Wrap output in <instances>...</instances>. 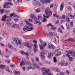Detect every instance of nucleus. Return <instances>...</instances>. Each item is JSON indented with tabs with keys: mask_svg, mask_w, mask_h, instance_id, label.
I'll return each mask as SVG.
<instances>
[{
	"mask_svg": "<svg viewBox=\"0 0 75 75\" xmlns=\"http://www.w3.org/2000/svg\"><path fill=\"white\" fill-rule=\"evenodd\" d=\"M45 14L47 15V16H45V15H43V17L45 18H48L50 16H52V12L50 10L49 8H47L45 10Z\"/></svg>",
	"mask_w": 75,
	"mask_h": 75,
	"instance_id": "obj_1",
	"label": "nucleus"
},
{
	"mask_svg": "<svg viewBox=\"0 0 75 75\" xmlns=\"http://www.w3.org/2000/svg\"><path fill=\"white\" fill-rule=\"evenodd\" d=\"M30 16L31 18L35 20L34 21V24H37L40 22V20L38 19H37L36 16L34 15L31 14L30 15Z\"/></svg>",
	"mask_w": 75,
	"mask_h": 75,
	"instance_id": "obj_2",
	"label": "nucleus"
},
{
	"mask_svg": "<svg viewBox=\"0 0 75 75\" xmlns=\"http://www.w3.org/2000/svg\"><path fill=\"white\" fill-rule=\"evenodd\" d=\"M13 3H11L6 2L4 4L3 7L5 8H11V5H13Z\"/></svg>",
	"mask_w": 75,
	"mask_h": 75,
	"instance_id": "obj_3",
	"label": "nucleus"
},
{
	"mask_svg": "<svg viewBox=\"0 0 75 75\" xmlns=\"http://www.w3.org/2000/svg\"><path fill=\"white\" fill-rule=\"evenodd\" d=\"M12 39L13 41H15V42L16 45H21V40H19L18 39V38L13 37L12 38Z\"/></svg>",
	"mask_w": 75,
	"mask_h": 75,
	"instance_id": "obj_4",
	"label": "nucleus"
},
{
	"mask_svg": "<svg viewBox=\"0 0 75 75\" xmlns=\"http://www.w3.org/2000/svg\"><path fill=\"white\" fill-rule=\"evenodd\" d=\"M12 39L13 41H15V42L16 45H21V40H19L18 39V38L13 37L12 38Z\"/></svg>",
	"mask_w": 75,
	"mask_h": 75,
	"instance_id": "obj_5",
	"label": "nucleus"
},
{
	"mask_svg": "<svg viewBox=\"0 0 75 75\" xmlns=\"http://www.w3.org/2000/svg\"><path fill=\"white\" fill-rule=\"evenodd\" d=\"M23 45L24 46L27 47L28 48H30V50L32 49V44L31 43L26 42H23Z\"/></svg>",
	"mask_w": 75,
	"mask_h": 75,
	"instance_id": "obj_6",
	"label": "nucleus"
},
{
	"mask_svg": "<svg viewBox=\"0 0 75 75\" xmlns=\"http://www.w3.org/2000/svg\"><path fill=\"white\" fill-rule=\"evenodd\" d=\"M39 45L40 49L42 50H44V47L47 46V43L45 42H42L41 43V44H39Z\"/></svg>",
	"mask_w": 75,
	"mask_h": 75,
	"instance_id": "obj_7",
	"label": "nucleus"
},
{
	"mask_svg": "<svg viewBox=\"0 0 75 75\" xmlns=\"http://www.w3.org/2000/svg\"><path fill=\"white\" fill-rule=\"evenodd\" d=\"M68 64V62H65L64 60H62L59 63V65L61 66H67Z\"/></svg>",
	"mask_w": 75,
	"mask_h": 75,
	"instance_id": "obj_8",
	"label": "nucleus"
},
{
	"mask_svg": "<svg viewBox=\"0 0 75 75\" xmlns=\"http://www.w3.org/2000/svg\"><path fill=\"white\" fill-rule=\"evenodd\" d=\"M34 28L33 27H31L29 28L28 26H25L23 29V30L24 31H25V30H28V31H31L32 30H33Z\"/></svg>",
	"mask_w": 75,
	"mask_h": 75,
	"instance_id": "obj_9",
	"label": "nucleus"
},
{
	"mask_svg": "<svg viewBox=\"0 0 75 75\" xmlns=\"http://www.w3.org/2000/svg\"><path fill=\"white\" fill-rule=\"evenodd\" d=\"M41 3L42 4H46L51 2V0H40Z\"/></svg>",
	"mask_w": 75,
	"mask_h": 75,
	"instance_id": "obj_10",
	"label": "nucleus"
},
{
	"mask_svg": "<svg viewBox=\"0 0 75 75\" xmlns=\"http://www.w3.org/2000/svg\"><path fill=\"white\" fill-rule=\"evenodd\" d=\"M33 47L34 48H33V51L34 52V53L35 54L36 52L37 51V48H38V46L37 44H34L33 45Z\"/></svg>",
	"mask_w": 75,
	"mask_h": 75,
	"instance_id": "obj_11",
	"label": "nucleus"
},
{
	"mask_svg": "<svg viewBox=\"0 0 75 75\" xmlns=\"http://www.w3.org/2000/svg\"><path fill=\"white\" fill-rule=\"evenodd\" d=\"M53 16L54 17H56L57 18L59 19L61 17V16L59 15H58L57 13H54L53 14Z\"/></svg>",
	"mask_w": 75,
	"mask_h": 75,
	"instance_id": "obj_12",
	"label": "nucleus"
},
{
	"mask_svg": "<svg viewBox=\"0 0 75 75\" xmlns=\"http://www.w3.org/2000/svg\"><path fill=\"white\" fill-rule=\"evenodd\" d=\"M74 51L73 50H70L69 51V53L70 54H73V56L75 57V51L74 52Z\"/></svg>",
	"mask_w": 75,
	"mask_h": 75,
	"instance_id": "obj_13",
	"label": "nucleus"
},
{
	"mask_svg": "<svg viewBox=\"0 0 75 75\" xmlns=\"http://www.w3.org/2000/svg\"><path fill=\"white\" fill-rule=\"evenodd\" d=\"M40 57H42V59H44V58H45V55H44V52H41L40 54Z\"/></svg>",
	"mask_w": 75,
	"mask_h": 75,
	"instance_id": "obj_14",
	"label": "nucleus"
},
{
	"mask_svg": "<svg viewBox=\"0 0 75 75\" xmlns=\"http://www.w3.org/2000/svg\"><path fill=\"white\" fill-rule=\"evenodd\" d=\"M54 54V53L51 52H50L48 54V58H52V56Z\"/></svg>",
	"mask_w": 75,
	"mask_h": 75,
	"instance_id": "obj_15",
	"label": "nucleus"
},
{
	"mask_svg": "<svg viewBox=\"0 0 75 75\" xmlns=\"http://www.w3.org/2000/svg\"><path fill=\"white\" fill-rule=\"evenodd\" d=\"M24 21L25 22L26 24H28V25H29V26H30L31 27L33 26V25H32V24H31V23H30L29 22H28V21L27 20V19H25Z\"/></svg>",
	"mask_w": 75,
	"mask_h": 75,
	"instance_id": "obj_16",
	"label": "nucleus"
},
{
	"mask_svg": "<svg viewBox=\"0 0 75 75\" xmlns=\"http://www.w3.org/2000/svg\"><path fill=\"white\" fill-rule=\"evenodd\" d=\"M64 3L62 2V3L60 5V10L61 11H62L63 9L64 8Z\"/></svg>",
	"mask_w": 75,
	"mask_h": 75,
	"instance_id": "obj_17",
	"label": "nucleus"
},
{
	"mask_svg": "<svg viewBox=\"0 0 75 75\" xmlns=\"http://www.w3.org/2000/svg\"><path fill=\"white\" fill-rule=\"evenodd\" d=\"M53 70L54 71H56L58 72H59L60 71V70H59V69L57 67H54L53 68Z\"/></svg>",
	"mask_w": 75,
	"mask_h": 75,
	"instance_id": "obj_18",
	"label": "nucleus"
},
{
	"mask_svg": "<svg viewBox=\"0 0 75 75\" xmlns=\"http://www.w3.org/2000/svg\"><path fill=\"white\" fill-rule=\"evenodd\" d=\"M7 18V15H5L3 16L1 20L3 21H5V20Z\"/></svg>",
	"mask_w": 75,
	"mask_h": 75,
	"instance_id": "obj_19",
	"label": "nucleus"
},
{
	"mask_svg": "<svg viewBox=\"0 0 75 75\" xmlns=\"http://www.w3.org/2000/svg\"><path fill=\"white\" fill-rule=\"evenodd\" d=\"M6 66L5 65L1 64L0 65V69H3L5 68Z\"/></svg>",
	"mask_w": 75,
	"mask_h": 75,
	"instance_id": "obj_20",
	"label": "nucleus"
},
{
	"mask_svg": "<svg viewBox=\"0 0 75 75\" xmlns=\"http://www.w3.org/2000/svg\"><path fill=\"white\" fill-rule=\"evenodd\" d=\"M33 4L34 6H36L37 5V3H38V1H32Z\"/></svg>",
	"mask_w": 75,
	"mask_h": 75,
	"instance_id": "obj_21",
	"label": "nucleus"
},
{
	"mask_svg": "<svg viewBox=\"0 0 75 75\" xmlns=\"http://www.w3.org/2000/svg\"><path fill=\"white\" fill-rule=\"evenodd\" d=\"M6 71L8 72H9L11 74H12V71H10V69H9V67H7L6 69Z\"/></svg>",
	"mask_w": 75,
	"mask_h": 75,
	"instance_id": "obj_22",
	"label": "nucleus"
},
{
	"mask_svg": "<svg viewBox=\"0 0 75 75\" xmlns=\"http://www.w3.org/2000/svg\"><path fill=\"white\" fill-rule=\"evenodd\" d=\"M61 52L58 51L57 52V54H55V57H58V56H59L60 55H61Z\"/></svg>",
	"mask_w": 75,
	"mask_h": 75,
	"instance_id": "obj_23",
	"label": "nucleus"
},
{
	"mask_svg": "<svg viewBox=\"0 0 75 75\" xmlns=\"http://www.w3.org/2000/svg\"><path fill=\"white\" fill-rule=\"evenodd\" d=\"M32 65L34 67H35V68H39V67H38V65H37V63H33V64Z\"/></svg>",
	"mask_w": 75,
	"mask_h": 75,
	"instance_id": "obj_24",
	"label": "nucleus"
},
{
	"mask_svg": "<svg viewBox=\"0 0 75 75\" xmlns=\"http://www.w3.org/2000/svg\"><path fill=\"white\" fill-rule=\"evenodd\" d=\"M25 65V62H21L20 63V67H21L24 66Z\"/></svg>",
	"mask_w": 75,
	"mask_h": 75,
	"instance_id": "obj_25",
	"label": "nucleus"
},
{
	"mask_svg": "<svg viewBox=\"0 0 75 75\" xmlns=\"http://www.w3.org/2000/svg\"><path fill=\"white\" fill-rule=\"evenodd\" d=\"M14 73L15 74H17V75H20V73L19 71H16L15 70L14 72Z\"/></svg>",
	"mask_w": 75,
	"mask_h": 75,
	"instance_id": "obj_26",
	"label": "nucleus"
},
{
	"mask_svg": "<svg viewBox=\"0 0 75 75\" xmlns=\"http://www.w3.org/2000/svg\"><path fill=\"white\" fill-rule=\"evenodd\" d=\"M51 28L52 30H56V27L54 25H52L51 27Z\"/></svg>",
	"mask_w": 75,
	"mask_h": 75,
	"instance_id": "obj_27",
	"label": "nucleus"
},
{
	"mask_svg": "<svg viewBox=\"0 0 75 75\" xmlns=\"http://www.w3.org/2000/svg\"><path fill=\"white\" fill-rule=\"evenodd\" d=\"M8 47L10 49H11V50H12V49H13V47L11 45V44L8 43Z\"/></svg>",
	"mask_w": 75,
	"mask_h": 75,
	"instance_id": "obj_28",
	"label": "nucleus"
},
{
	"mask_svg": "<svg viewBox=\"0 0 75 75\" xmlns=\"http://www.w3.org/2000/svg\"><path fill=\"white\" fill-rule=\"evenodd\" d=\"M49 35H50L51 36H54V35H55V33L51 32L49 33Z\"/></svg>",
	"mask_w": 75,
	"mask_h": 75,
	"instance_id": "obj_29",
	"label": "nucleus"
},
{
	"mask_svg": "<svg viewBox=\"0 0 75 75\" xmlns=\"http://www.w3.org/2000/svg\"><path fill=\"white\" fill-rule=\"evenodd\" d=\"M36 13H40L41 11V10L40 8H38L35 10Z\"/></svg>",
	"mask_w": 75,
	"mask_h": 75,
	"instance_id": "obj_30",
	"label": "nucleus"
},
{
	"mask_svg": "<svg viewBox=\"0 0 75 75\" xmlns=\"http://www.w3.org/2000/svg\"><path fill=\"white\" fill-rule=\"evenodd\" d=\"M21 54H25L28 56V53H26L25 52L23 51H21Z\"/></svg>",
	"mask_w": 75,
	"mask_h": 75,
	"instance_id": "obj_31",
	"label": "nucleus"
},
{
	"mask_svg": "<svg viewBox=\"0 0 75 75\" xmlns=\"http://www.w3.org/2000/svg\"><path fill=\"white\" fill-rule=\"evenodd\" d=\"M51 45L50 43H48L47 45V47L49 49H51V45Z\"/></svg>",
	"mask_w": 75,
	"mask_h": 75,
	"instance_id": "obj_32",
	"label": "nucleus"
},
{
	"mask_svg": "<svg viewBox=\"0 0 75 75\" xmlns=\"http://www.w3.org/2000/svg\"><path fill=\"white\" fill-rule=\"evenodd\" d=\"M6 23L8 26H9V27H10V26H11V23L8 22V21H6Z\"/></svg>",
	"mask_w": 75,
	"mask_h": 75,
	"instance_id": "obj_33",
	"label": "nucleus"
},
{
	"mask_svg": "<svg viewBox=\"0 0 75 75\" xmlns=\"http://www.w3.org/2000/svg\"><path fill=\"white\" fill-rule=\"evenodd\" d=\"M62 18L63 19H66L67 18V16L65 15H62Z\"/></svg>",
	"mask_w": 75,
	"mask_h": 75,
	"instance_id": "obj_34",
	"label": "nucleus"
},
{
	"mask_svg": "<svg viewBox=\"0 0 75 75\" xmlns=\"http://www.w3.org/2000/svg\"><path fill=\"white\" fill-rule=\"evenodd\" d=\"M25 64H28V65H30L31 64V62H28V61H26L25 62Z\"/></svg>",
	"mask_w": 75,
	"mask_h": 75,
	"instance_id": "obj_35",
	"label": "nucleus"
},
{
	"mask_svg": "<svg viewBox=\"0 0 75 75\" xmlns=\"http://www.w3.org/2000/svg\"><path fill=\"white\" fill-rule=\"evenodd\" d=\"M55 46H54L53 45H52L51 46V48H50V49H52V50H54L55 49Z\"/></svg>",
	"mask_w": 75,
	"mask_h": 75,
	"instance_id": "obj_36",
	"label": "nucleus"
},
{
	"mask_svg": "<svg viewBox=\"0 0 75 75\" xmlns=\"http://www.w3.org/2000/svg\"><path fill=\"white\" fill-rule=\"evenodd\" d=\"M67 20V22L69 23V22H70V20H69V17L68 16H66V19Z\"/></svg>",
	"mask_w": 75,
	"mask_h": 75,
	"instance_id": "obj_37",
	"label": "nucleus"
},
{
	"mask_svg": "<svg viewBox=\"0 0 75 75\" xmlns=\"http://www.w3.org/2000/svg\"><path fill=\"white\" fill-rule=\"evenodd\" d=\"M4 12V11L3 9L0 10V13H3Z\"/></svg>",
	"mask_w": 75,
	"mask_h": 75,
	"instance_id": "obj_38",
	"label": "nucleus"
},
{
	"mask_svg": "<svg viewBox=\"0 0 75 75\" xmlns=\"http://www.w3.org/2000/svg\"><path fill=\"white\" fill-rule=\"evenodd\" d=\"M53 60L54 62H57V59H56V57H54Z\"/></svg>",
	"mask_w": 75,
	"mask_h": 75,
	"instance_id": "obj_39",
	"label": "nucleus"
},
{
	"mask_svg": "<svg viewBox=\"0 0 75 75\" xmlns=\"http://www.w3.org/2000/svg\"><path fill=\"white\" fill-rule=\"evenodd\" d=\"M28 20L30 22V23H33V20L32 19L29 18L28 19Z\"/></svg>",
	"mask_w": 75,
	"mask_h": 75,
	"instance_id": "obj_40",
	"label": "nucleus"
},
{
	"mask_svg": "<svg viewBox=\"0 0 75 75\" xmlns=\"http://www.w3.org/2000/svg\"><path fill=\"white\" fill-rule=\"evenodd\" d=\"M5 51H6V52H9L10 54L11 53V52H10V51H8V49H6Z\"/></svg>",
	"mask_w": 75,
	"mask_h": 75,
	"instance_id": "obj_41",
	"label": "nucleus"
},
{
	"mask_svg": "<svg viewBox=\"0 0 75 75\" xmlns=\"http://www.w3.org/2000/svg\"><path fill=\"white\" fill-rule=\"evenodd\" d=\"M66 74H67L68 75H69V73H70V71H69L67 70L66 71Z\"/></svg>",
	"mask_w": 75,
	"mask_h": 75,
	"instance_id": "obj_42",
	"label": "nucleus"
},
{
	"mask_svg": "<svg viewBox=\"0 0 75 75\" xmlns=\"http://www.w3.org/2000/svg\"><path fill=\"white\" fill-rule=\"evenodd\" d=\"M21 27H23L24 26V24H23V21H22L21 22Z\"/></svg>",
	"mask_w": 75,
	"mask_h": 75,
	"instance_id": "obj_43",
	"label": "nucleus"
},
{
	"mask_svg": "<svg viewBox=\"0 0 75 75\" xmlns=\"http://www.w3.org/2000/svg\"><path fill=\"white\" fill-rule=\"evenodd\" d=\"M69 60L70 61H72V60H73L74 59L73 58L69 57Z\"/></svg>",
	"mask_w": 75,
	"mask_h": 75,
	"instance_id": "obj_44",
	"label": "nucleus"
},
{
	"mask_svg": "<svg viewBox=\"0 0 75 75\" xmlns=\"http://www.w3.org/2000/svg\"><path fill=\"white\" fill-rule=\"evenodd\" d=\"M68 41H73V39H71V38H70L68 39Z\"/></svg>",
	"mask_w": 75,
	"mask_h": 75,
	"instance_id": "obj_45",
	"label": "nucleus"
},
{
	"mask_svg": "<svg viewBox=\"0 0 75 75\" xmlns=\"http://www.w3.org/2000/svg\"><path fill=\"white\" fill-rule=\"evenodd\" d=\"M59 20H57L56 21V22H54L55 24H57L58 23H59Z\"/></svg>",
	"mask_w": 75,
	"mask_h": 75,
	"instance_id": "obj_46",
	"label": "nucleus"
},
{
	"mask_svg": "<svg viewBox=\"0 0 75 75\" xmlns=\"http://www.w3.org/2000/svg\"><path fill=\"white\" fill-rule=\"evenodd\" d=\"M38 20H41V19L42 18L41 16H40V15H38Z\"/></svg>",
	"mask_w": 75,
	"mask_h": 75,
	"instance_id": "obj_47",
	"label": "nucleus"
},
{
	"mask_svg": "<svg viewBox=\"0 0 75 75\" xmlns=\"http://www.w3.org/2000/svg\"><path fill=\"white\" fill-rule=\"evenodd\" d=\"M58 30L59 31V32L60 33H62V31L61 28H59L58 29Z\"/></svg>",
	"mask_w": 75,
	"mask_h": 75,
	"instance_id": "obj_48",
	"label": "nucleus"
},
{
	"mask_svg": "<svg viewBox=\"0 0 75 75\" xmlns=\"http://www.w3.org/2000/svg\"><path fill=\"white\" fill-rule=\"evenodd\" d=\"M5 12L6 13H8L10 12V11L8 10H5Z\"/></svg>",
	"mask_w": 75,
	"mask_h": 75,
	"instance_id": "obj_49",
	"label": "nucleus"
},
{
	"mask_svg": "<svg viewBox=\"0 0 75 75\" xmlns=\"http://www.w3.org/2000/svg\"><path fill=\"white\" fill-rule=\"evenodd\" d=\"M10 66L11 67H12V68H13V67H15L14 65H13V64H10Z\"/></svg>",
	"mask_w": 75,
	"mask_h": 75,
	"instance_id": "obj_50",
	"label": "nucleus"
},
{
	"mask_svg": "<svg viewBox=\"0 0 75 75\" xmlns=\"http://www.w3.org/2000/svg\"><path fill=\"white\" fill-rule=\"evenodd\" d=\"M31 49H29L28 50V53L29 54H31Z\"/></svg>",
	"mask_w": 75,
	"mask_h": 75,
	"instance_id": "obj_51",
	"label": "nucleus"
},
{
	"mask_svg": "<svg viewBox=\"0 0 75 75\" xmlns=\"http://www.w3.org/2000/svg\"><path fill=\"white\" fill-rule=\"evenodd\" d=\"M35 59H36V61L38 62V61H40V59L38 57H37Z\"/></svg>",
	"mask_w": 75,
	"mask_h": 75,
	"instance_id": "obj_52",
	"label": "nucleus"
},
{
	"mask_svg": "<svg viewBox=\"0 0 75 75\" xmlns=\"http://www.w3.org/2000/svg\"><path fill=\"white\" fill-rule=\"evenodd\" d=\"M52 24L51 23H49L47 25V27H50V26H52Z\"/></svg>",
	"mask_w": 75,
	"mask_h": 75,
	"instance_id": "obj_53",
	"label": "nucleus"
},
{
	"mask_svg": "<svg viewBox=\"0 0 75 75\" xmlns=\"http://www.w3.org/2000/svg\"><path fill=\"white\" fill-rule=\"evenodd\" d=\"M54 43L56 44H58V41H56V39H55V41H54Z\"/></svg>",
	"mask_w": 75,
	"mask_h": 75,
	"instance_id": "obj_54",
	"label": "nucleus"
},
{
	"mask_svg": "<svg viewBox=\"0 0 75 75\" xmlns=\"http://www.w3.org/2000/svg\"><path fill=\"white\" fill-rule=\"evenodd\" d=\"M44 22H47V19L44 18L43 19Z\"/></svg>",
	"mask_w": 75,
	"mask_h": 75,
	"instance_id": "obj_55",
	"label": "nucleus"
},
{
	"mask_svg": "<svg viewBox=\"0 0 75 75\" xmlns=\"http://www.w3.org/2000/svg\"><path fill=\"white\" fill-rule=\"evenodd\" d=\"M69 10H70V11H71V10H72V9H71V7L69 6H68L67 7Z\"/></svg>",
	"mask_w": 75,
	"mask_h": 75,
	"instance_id": "obj_56",
	"label": "nucleus"
},
{
	"mask_svg": "<svg viewBox=\"0 0 75 75\" xmlns=\"http://www.w3.org/2000/svg\"><path fill=\"white\" fill-rule=\"evenodd\" d=\"M7 21H8V22H9L10 21H11V18H8V19Z\"/></svg>",
	"mask_w": 75,
	"mask_h": 75,
	"instance_id": "obj_57",
	"label": "nucleus"
},
{
	"mask_svg": "<svg viewBox=\"0 0 75 75\" xmlns=\"http://www.w3.org/2000/svg\"><path fill=\"white\" fill-rule=\"evenodd\" d=\"M22 62H25V60L24 58H22Z\"/></svg>",
	"mask_w": 75,
	"mask_h": 75,
	"instance_id": "obj_58",
	"label": "nucleus"
},
{
	"mask_svg": "<svg viewBox=\"0 0 75 75\" xmlns=\"http://www.w3.org/2000/svg\"><path fill=\"white\" fill-rule=\"evenodd\" d=\"M70 25H71V27H73V26L74 25L73 24V23L71 22L70 23Z\"/></svg>",
	"mask_w": 75,
	"mask_h": 75,
	"instance_id": "obj_59",
	"label": "nucleus"
},
{
	"mask_svg": "<svg viewBox=\"0 0 75 75\" xmlns=\"http://www.w3.org/2000/svg\"><path fill=\"white\" fill-rule=\"evenodd\" d=\"M22 1V0H17V3H20Z\"/></svg>",
	"mask_w": 75,
	"mask_h": 75,
	"instance_id": "obj_60",
	"label": "nucleus"
},
{
	"mask_svg": "<svg viewBox=\"0 0 75 75\" xmlns=\"http://www.w3.org/2000/svg\"><path fill=\"white\" fill-rule=\"evenodd\" d=\"M37 5H38V6H41V3H38H38H37Z\"/></svg>",
	"mask_w": 75,
	"mask_h": 75,
	"instance_id": "obj_61",
	"label": "nucleus"
},
{
	"mask_svg": "<svg viewBox=\"0 0 75 75\" xmlns=\"http://www.w3.org/2000/svg\"><path fill=\"white\" fill-rule=\"evenodd\" d=\"M16 24H14L12 26V27L16 28Z\"/></svg>",
	"mask_w": 75,
	"mask_h": 75,
	"instance_id": "obj_62",
	"label": "nucleus"
},
{
	"mask_svg": "<svg viewBox=\"0 0 75 75\" xmlns=\"http://www.w3.org/2000/svg\"><path fill=\"white\" fill-rule=\"evenodd\" d=\"M1 46H2V47H4V45L3 43H1Z\"/></svg>",
	"mask_w": 75,
	"mask_h": 75,
	"instance_id": "obj_63",
	"label": "nucleus"
},
{
	"mask_svg": "<svg viewBox=\"0 0 75 75\" xmlns=\"http://www.w3.org/2000/svg\"><path fill=\"white\" fill-rule=\"evenodd\" d=\"M31 59L33 62H34V59L33 58H32Z\"/></svg>",
	"mask_w": 75,
	"mask_h": 75,
	"instance_id": "obj_64",
	"label": "nucleus"
}]
</instances>
